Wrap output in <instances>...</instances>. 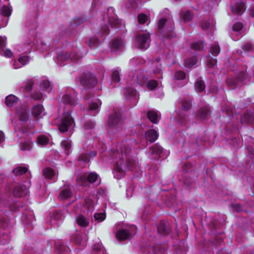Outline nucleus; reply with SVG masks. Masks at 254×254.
<instances>
[{
    "mask_svg": "<svg viewBox=\"0 0 254 254\" xmlns=\"http://www.w3.org/2000/svg\"><path fill=\"white\" fill-rule=\"evenodd\" d=\"M130 147L127 144L126 141H123L117 145V152L114 153L116 161L114 166L115 177L119 179L122 177L127 169H131L135 164V161L129 157Z\"/></svg>",
    "mask_w": 254,
    "mask_h": 254,
    "instance_id": "1",
    "label": "nucleus"
},
{
    "mask_svg": "<svg viewBox=\"0 0 254 254\" xmlns=\"http://www.w3.org/2000/svg\"><path fill=\"white\" fill-rule=\"evenodd\" d=\"M29 187V183L27 182L25 184L19 185L16 183L7 185L4 191L3 194L1 198L3 201L7 200L11 193L15 197H22L27 195L28 189Z\"/></svg>",
    "mask_w": 254,
    "mask_h": 254,
    "instance_id": "2",
    "label": "nucleus"
},
{
    "mask_svg": "<svg viewBox=\"0 0 254 254\" xmlns=\"http://www.w3.org/2000/svg\"><path fill=\"white\" fill-rule=\"evenodd\" d=\"M70 113V110H68L67 112L64 110L62 118L57 123L59 130L63 133L67 131L74 125Z\"/></svg>",
    "mask_w": 254,
    "mask_h": 254,
    "instance_id": "3",
    "label": "nucleus"
},
{
    "mask_svg": "<svg viewBox=\"0 0 254 254\" xmlns=\"http://www.w3.org/2000/svg\"><path fill=\"white\" fill-rule=\"evenodd\" d=\"M250 77L245 71H242L234 78L227 79L226 82L229 87L231 89H234L239 86L240 83L243 84H247L250 81Z\"/></svg>",
    "mask_w": 254,
    "mask_h": 254,
    "instance_id": "4",
    "label": "nucleus"
},
{
    "mask_svg": "<svg viewBox=\"0 0 254 254\" xmlns=\"http://www.w3.org/2000/svg\"><path fill=\"white\" fill-rule=\"evenodd\" d=\"M81 85L86 88H93L97 84V79L90 72L84 73L79 77Z\"/></svg>",
    "mask_w": 254,
    "mask_h": 254,
    "instance_id": "5",
    "label": "nucleus"
},
{
    "mask_svg": "<svg viewBox=\"0 0 254 254\" xmlns=\"http://www.w3.org/2000/svg\"><path fill=\"white\" fill-rule=\"evenodd\" d=\"M108 124L111 129L119 131L123 124L121 114L118 112H113L109 117Z\"/></svg>",
    "mask_w": 254,
    "mask_h": 254,
    "instance_id": "6",
    "label": "nucleus"
},
{
    "mask_svg": "<svg viewBox=\"0 0 254 254\" xmlns=\"http://www.w3.org/2000/svg\"><path fill=\"white\" fill-rule=\"evenodd\" d=\"M135 230L136 228L134 226L120 229L116 232V237L119 241L129 239L135 234Z\"/></svg>",
    "mask_w": 254,
    "mask_h": 254,
    "instance_id": "7",
    "label": "nucleus"
},
{
    "mask_svg": "<svg viewBox=\"0 0 254 254\" xmlns=\"http://www.w3.org/2000/svg\"><path fill=\"white\" fill-rule=\"evenodd\" d=\"M136 40L139 49H146L149 46L150 34L144 33H138L136 35Z\"/></svg>",
    "mask_w": 254,
    "mask_h": 254,
    "instance_id": "8",
    "label": "nucleus"
},
{
    "mask_svg": "<svg viewBox=\"0 0 254 254\" xmlns=\"http://www.w3.org/2000/svg\"><path fill=\"white\" fill-rule=\"evenodd\" d=\"M98 177V175L95 173H91L88 175L86 174L79 175L77 177L78 184L82 186H86L88 183H93Z\"/></svg>",
    "mask_w": 254,
    "mask_h": 254,
    "instance_id": "9",
    "label": "nucleus"
},
{
    "mask_svg": "<svg viewBox=\"0 0 254 254\" xmlns=\"http://www.w3.org/2000/svg\"><path fill=\"white\" fill-rule=\"evenodd\" d=\"M167 22V19L164 18H162L158 21V32L162 34L164 37L167 36V33L172 31L174 28L172 26L169 28L167 26L168 24Z\"/></svg>",
    "mask_w": 254,
    "mask_h": 254,
    "instance_id": "10",
    "label": "nucleus"
},
{
    "mask_svg": "<svg viewBox=\"0 0 254 254\" xmlns=\"http://www.w3.org/2000/svg\"><path fill=\"white\" fill-rule=\"evenodd\" d=\"M69 58L74 62H77L80 59L79 56H75L74 54L68 55L67 53L65 51H61L57 54V59L59 63L66 61Z\"/></svg>",
    "mask_w": 254,
    "mask_h": 254,
    "instance_id": "11",
    "label": "nucleus"
},
{
    "mask_svg": "<svg viewBox=\"0 0 254 254\" xmlns=\"http://www.w3.org/2000/svg\"><path fill=\"white\" fill-rule=\"evenodd\" d=\"M157 231L158 233L161 235H168L171 232L169 223L161 221L158 226Z\"/></svg>",
    "mask_w": 254,
    "mask_h": 254,
    "instance_id": "12",
    "label": "nucleus"
},
{
    "mask_svg": "<svg viewBox=\"0 0 254 254\" xmlns=\"http://www.w3.org/2000/svg\"><path fill=\"white\" fill-rule=\"evenodd\" d=\"M210 115L209 109L207 107L200 108L197 112L196 118L201 121H204L208 119Z\"/></svg>",
    "mask_w": 254,
    "mask_h": 254,
    "instance_id": "13",
    "label": "nucleus"
},
{
    "mask_svg": "<svg viewBox=\"0 0 254 254\" xmlns=\"http://www.w3.org/2000/svg\"><path fill=\"white\" fill-rule=\"evenodd\" d=\"M97 155V152L95 150H92L90 153L85 152L81 153L78 158V161H81L85 163L89 162L90 158H93Z\"/></svg>",
    "mask_w": 254,
    "mask_h": 254,
    "instance_id": "14",
    "label": "nucleus"
},
{
    "mask_svg": "<svg viewBox=\"0 0 254 254\" xmlns=\"http://www.w3.org/2000/svg\"><path fill=\"white\" fill-rule=\"evenodd\" d=\"M62 101L64 104L71 107L75 106L77 103L76 98L68 94H66L63 96Z\"/></svg>",
    "mask_w": 254,
    "mask_h": 254,
    "instance_id": "15",
    "label": "nucleus"
},
{
    "mask_svg": "<svg viewBox=\"0 0 254 254\" xmlns=\"http://www.w3.org/2000/svg\"><path fill=\"white\" fill-rule=\"evenodd\" d=\"M231 10L234 14L241 15L245 10L244 3L242 2H237L234 5H231Z\"/></svg>",
    "mask_w": 254,
    "mask_h": 254,
    "instance_id": "16",
    "label": "nucleus"
},
{
    "mask_svg": "<svg viewBox=\"0 0 254 254\" xmlns=\"http://www.w3.org/2000/svg\"><path fill=\"white\" fill-rule=\"evenodd\" d=\"M146 140L147 142L152 143L154 142L158 138V134L157 131L154 129H150L146 131L145 134Z\"/></svg>",
    "mask_w": 254,
    "mask_h": 254,
    "instance_id": "17",
    "label": "nucleus"
},
{
    "mask_svg": "<svg viewBox=\"0 0 254 254\" xmlns=\"http://www.w3.org/2000/svg\"><path fill=\"white\" fill-rule=\"evenodd\" d=\"M124 42L123 39L117 38L112 43V50L115 52L122 51L124 47Z\"/></svg>",
    "mask_w": 254,
    "mask_h": 254,
    "instance_id": "18",
    "label": "nucleus"
},
{
    "mask_svg": "<svg viewBox=\"0 0 254 254\" xmlns=\"http://www.w3.org/2000/svg\"><path fill=\"white\" fill-rule=\"evenodd\" d=\"M163 151V148L158 144H155L150 148L149 153L151 155H159Z\"/></svg>",
    "mask_w": 254,
    "mask_h": 254,
    "instance_id": "19",
    "label": "nucleus"
},
{
    "mask_svg": "<svg viewBox=\"0 0 254 254\" xmlns=\"http://www.w3.org/2000/svg\"><path fill=\"white\" fill-rule=\"evenodd\" d=\"M181 103L182 110L186 112L188 111L191 108V100L190 99L184 98L181 100Z\"/></svg>",
    "mask_w": 254,
    "mask_h": 254,
    "instance_id": "20",
    "label": "nucleus"
},
{
    "mask_svg": "<svg viewBox=\"0 0 254 254\" xmlns=\"http://www.w3.org/2000/svg\"><path fill=\"white\" fill-rule=\"evenodd\" d=\"M44 108L42 105L37 104L34 106L32 109V114L35 117H38L43 112Z\"/></svg>",
    "mask_w": 254,
    "mask_h": 254,
    "instance_id": "21",
    "label": "nucleus"
},
{
    "mask_svg": "<svg viewBox=\"0 0 254 254\" xmlns=\"http://www.w3.org/2000/svg\"><path fill=\"white\" fill-rule=\"evenodd\" d=\"M18 98L16 96L10 95L6 97L5 103L8 107H11L16 104Z\"/></svg>",
    "mask_w": 254,
    "mask_h": 254,
    "instance_id": "22",
    "label": "nucleus"
},
{
    "mask_svg": "<svg viewBox=\"0 0 254 254\" xmlns=\"http://www.w3.org/2000/svg\"><path fill=\"white\" fill-rule=\"evenodd\" d=\"M77 223L81 227H86L89 224V220L83 215H79L76 219Z\"/></svg>",
    "mask_w": 254,
    "mask_h": 254,
    "instance_id": "23",
    "label": "nucleus"
},
{
    "mask_svg": "<svg viewBox=\"0 0 254 254\" xmlns=\"http://www.w3.org/2000/svg\"><path fill=\"white\" fill-rule=\"evenodd\" d=\"M55 248L57 252L59 254L63 253L66 249V246L60 240H58L55 242Z\"/></svg>",
    "mask_w": 254,
    "mask_h": 254,
    "instance_id": "24",
    "label": "nucleus"
},
{
    "mask_svg": "<svg viewBox=\"0 0 254 254\" xmlns=\"http://www.w3.org/2000/svg\"><path fill=\"white\" fill-rule=\"evenodd\" d=\"M147 116L148 119L153 123L156 124L158 123V116L155 112L153 111H148Z\"/></svg>",
    "mask_w": 254,
    "mask_h": 254,
    "instance_id": "25",
    "label": "nucleus"
},
{
    "mask_svg": "<svg viewBox=\"0 0 254 254\" xmlns=\"http://www.w3.org/2000/svg\"><path fill=\"white\" fill-rule=\"evenodd\" d=\"M43 174L46 179L51 180L55 176V173L52 169L46 168L43 170Z\"/></svg>",
    "mask_w": 254,
    "mask_h": 254,
    "instance_id": "26",
    "label": "nucleus"
},
{
    "mask_svg": "<svg viewBox=\"0 0 254 254\" xmlns=\"http://www.w3.org/2000/svg\"><path fill=\"white\" fill-rule=\"evenodd\" d=\"M8 230L7 232L0 231V241L2 244H6L9 241L10 238L8 235Z\"/></svg>",
    "mask_w": 254,
    "mask_h": 254,
    "instance_id": "27",
    "label": "nucleus"
},
{
    "mask_svg": "<svg viewBox=\"0 0 254 254\" xmlns=\"http://www.w3.org/2000/svg\"><path fill=\"white\" fill-rule=\"evenodd\" d=\"M195 89L198 92H201L205 90V85L203 81L199 80L194 84Z\"/></svg>",
    "mask_w": 254,
    "mask_h": 254,
    "instance_id": "28",
    "label": "nucleus"
},
{
    "mask_svg": "<svg viewBox=\"0 0 254 254\" xmlns=\"http://www.w3.org/2000/svg\"><path fill=\"white\" fill-rule=\"evenodd\" d=\"M34 83V81L32 79L28 80L25 82L24 86L21 88L23 89V91L30 92L32 89Z\"/></svg>",
    "mask_w": 254,
    "mask_h": 254,
    "instance_id": "29",
    "label": "nucleus"
},
{
    "mask_svg": "<svg viewBox=\"0 0 254 254\" xmlns=\"http://www.w3.org/2000/svg\"><path fill=\"white\" fill-rule=\"evenodd\" d=\"M61 146L64 149L66 154H69V150L71 148V141L68 140H64L61 142Z\"/></svg>",
    "mask_w": 254,
    "mask_h": 254,
    "instance_id": "30",
    "label": "nucleus"
},
{
    "mask_svg": "<svg viewBox=\"0 0 254 254\" xmlns=\"http://www.w3.org/2000/svg\"><path fill=\"white\" fill-rule=\"evenodd\" d=\"M71 195V192L69 189H65L61 191L59 197L62 199H66L69 198Z\"/></svg>",
    "mask_w": 254,
    "mask_h": 254,
    "instance_id": "31",
    "label": "nucleus"
},
{
    "mask_svg": "<svg viewBox=\"0 0 254 254\" xmlns=\"http://www.w3.org/2000/svg\"><path fill=\"white\" fill-rule=\"evenodd\" d=\"M28 169L24 167H17L12 170V173L15 175H21L27 172Z\"/></svg>",
    "mask_w": 254,
    "mask_h": 254,
    "instance_id": "32",
    "label": "nucleus"
},
{
    "mask_svg": "<svg viewBox=\"0 0 254 254\" xmlns=\"http://www.w3.org/2000/svg\"><path fill=\"white\" fill-rule=\"evenodd\" d=\"M243 119L249 124H254V114L247 112L244 114Z\"/></svg>",
    "mask_w": 254,
    "mask_h": 254,
    "instance_id": "33",
    "label": "nucleus"
},
{
    "mask_svg": "<svg viewBox=\"0 0 254 254\" xmlns=\"http://www.w3.org/2000/svg\"><path fill=\"white\" fill-rule=\"evenodd\" d=\"M181 14L185 22L190 21L193 17L192 13L190 10H188L186 12H182Z\"/></svg>",
    "mask_w": 254,
    "mask_h": 254,
    "instance_id": "34",
    "label": "nucleus"
},
{
    "mask_svg": "<svg viewBox=\"0 0 254 254\" xmlns=\"http://www.w3.org/2000/svg\"><path fill=\"white\" fill-rule=\"evenodd\" d=\"M197 60L196 57H193L186 60L185 61V65L186 66L191 67L195 64Z\"/></svg>",
    "mask_w": 254,
    "mask_h": 254,
    "instance_id": "35",
    "label": "nucleus"
},
{
    "mask_svg": "<svg viewBox=\"0 0 254 254\" xmlns=\"http://www.w3.org/2000/svg\"><path fill=\"white\" fill-rule=\"evenodd\" d=\"M38 143L42 146L47 145L49 142V139L45 135H40L37 137Z\"/></svg>",
    "mask_w": 254,
    "mask_h": 254,
    "instance_id": "36",
    "label": "nucleus"
},
{
    "mask_svg": "<svg viewBox=\"0 0 254 254\" xmlns=\"http://www.w3.org/2000/svg\"><path fill=\"white\" fill-rule=\"evenodd\" d=\"M99 105L98 104L93 102L89 104L88 107V111L91 114L94 115V112H97L98 111Z\"/></svg>",
    "mask_w": 254,
    "mask_h": 254,
    "instance_id": "37",
    "label": "nucleus"
},
{
    "mask_svg": "<svg viewBox=\"0 0 254 254\" xmlns=\"http://www.w3.org/2000/svg\"><path fill=\"white\" fill-rule=\"evenodd\" d=\"M109 23L110 25L115 28L118 27V26L120 24L121 22L120 20L115 17H110L109 18Z\"/></svg>",
    "mask_w": 254,
    "mask_h": 254,
    "instance_id": "38",
    "label": "nucleus"
},
{
    "mask_svg": "<svg viewBox=\"0 0 254 254\" xmlns=\"http://www.w3.org/2000/svg\"><path fill=\"white\" fill-rule=\"evenodd\" d=\"M220 48L219 46L216 45H212L209 50L210 53L213 56H217L220 53Z\"/></svg>",
    "mask_w": 254,
    "mask_h": 254,
    "instance_id": "39",
    "label": "nucleus"
},
{
    "mask_svg": "<svg viewBox=\"0 0 254 254\" xmlns=\"http://www.w3.org/2000/svg\"><path fill=\"white\" fill-rule=\"evenodd\" d=\"M0 225L1 228L5 230L10 227V224L9 220L6 218H3L0 221Z\"/></svg>",
    "mask_w": 254,
    "mask_h": 254,
    "instance_id": "40",
    "label": "nucleus"
},
{
    "mask_svg": "<svg viewBox=\"0 0 254 254\" xmlns=\"http://www.w3.org/2000/svg\"><path fill=\"white\" fill-rule=\"evenodd\" d=\"M99 43V40L96 37H92L89 40L88 45L91 48L97 47Z\"/></svg>",
    "mask_w": 254,
    "mask_h": 254,
    "instance_id": "41",
    "label": "nucleus"
},
{
    "mask_svg": "<svg viewBox=\"0 0 254 254\" xmlns=\"http://www.w3.org/2000/svg\"><path fill=\"white\" fill-rule=\"evenodd\" d=\"M112 80L115 82H119L120 81V76L119 71L114 70L111 74Z\"/></svg>",
    "mask_w": 254,
    "mask_h": 254,
    "instance_id": "42",
    "label": "nucleus"
},
{
    "mask_svg": "<svg viewBox=\"0 0 254 254\" xmlns=\"http://www.w3.org/2000/svg\"><path fill=\"white\" fill-rule=\"evenodd\" d=\"M32 148V142L30 141H24L21 143L20 149L22 150H29Z\"/></svg>",
    "mask_w": 254,
    "mask_h": 254,
    "instance_id": "43",
    "label": "nucleus"
},
{
    "mask_svg": "<svg viewBox=\"0 0 254 254\" xmlns=\"http://www.w3.org/2000/svg\"><path fill=\"white\" fill-rule=\"evenodd\" d=\"M106 218L105 214L104 213H95L94 215V220L97 222H100L103 221Z\"/></svg>",
    "mask_w": 254,
    "mask_h": 254,
    "instance_id": "44",
    "label": "nucleus"
},
{
    "mask_svg": "<svg viewBox=\"0 0 254 254\" xmlns=\"http://www.w3.org/2000/svg\"><path fill=\"white\" fill-rule=\"evenodd\" d=\"M148 16L143 13L139 14L137 16L138 22L140 24H144L148 20Z\"/></svg>",
    "mask_w": 254,
    "mask_h": 254,
    "instance_id": "45",
    "label": "nucleus"
},
{
    "mask_svg": "<svg viewBox=\"0 0 254 254\" xmlns=\"http://www.w3.org/2000/svg\"><path fill=\"white\" fill-rule=\"evenodd\" d=\"M186 74L184 71H177L175 72L174 78L176 80H182L185 78Z\"/></svg>",
    "mask_w": 254,
    "mask_h": 254,
    "instance_id": "46",
    "label": "nucleus"
},
{
    "mask_svg": "<svg viewBox=\"0 0 254 254\" xmlns=\"http://www.w3.org/2000/svg\"><path fill=\"white\" fill-rule=\"evenodd\" d=\"M30 97L34 100H40L43 98V94L38 91H36L32 93Z\"/></svg>",
    "mask_w": 254,
    "mask_h": 254,
    "instance_id": "47",
    "label": "nucleus"
},
{
    "mask_svg": "<svg viewBox=\"0 0 254 254\" xmlns=\"http://www.w3.org/2000/svg\"><path fill=\"white\" fill-rule=\"evenodd\" d=\"M147 78L146 77L142 74H140L139 76L137 77L136 82L141 86L143 85L144 83L146 81Z\"/></svg>",
    "mask_w": 254,
    "mask_h": 254,
    "instance_id": "48",
    "label": "nucleus"
},
{
    "mask_svg": "<svg viewBox=\"0 0 254 254\" xmlns=\"http://www.w3.org/2000/svg\"><path fill=\"white\" fill-rule=\"evenodd\" d=\"M204 47V45L202 42H198L194 43L192 45V48L195 50H201Z\"/></svg>",
    "mask_w": 254,
    "mask_h": 254,
    "instance_id": "49",
    "label": "nucleus"
},
{
    "mask_svg": "<svg viewBox=\"0 0 254 254\" xmlns=\"http://www.w3.org/2000/svg\"><path fill=\"white\" fill-rule=\"evenodd\" d=\"M158 86V83L156 81L151 80L148 81L147 83V87L150 89L153 90Z\"/></svg>",
    "mask_w": 254,
    "mask_h": 254,
    "instance_id": "50",
    "label": "nucleus"
},
{
    "mask_svg": "<svg viewBox=\"0 0 254 254\" xmlns=\"http://www.w3.org/2000/svg\"><path fill=\"white\" fill-rule=\"evenodd\" d=\"M1 14L5 16H9L11 14V10L5 6H3L1 8Z\"/></svg>",
    "mask_w": 254,
    "mask_h": 254,
    "instance_id": "51",
    "label": "nucleus"
},
{
    "mask_svg": "<svg viewBox=\"0 0 254 254\" xmlns=\"http://www.w3.org/2000/svg\"><path fill=\"white\" fill-rule=\"evenodd\" d=\"M233 209L236 212H240L244 210L243 206L240 203H236L232 205Z\"/></svg>",
    "mask_w": 254,
    "mask_h": 254,
    "instance_id": "52",
    "label": "nucleus"
},
{
    "mask_svg": "<svg viewBox=\"0 0 254 254\" xmlns=\"http://www.w3.org/2000/svg\"><path fill=\"white\" fill-rule=\"evenodd\" d=\"M217 61L215 59L210 58L207 62V65L210 68H212L216 64Z\"/></svg>",
    "mask_w": 254,
    "mask_h": 254,
    "instance_id": "53",
    "label": "nucleus"
},
{
    "mask_svg": "<svg viewBox=\"0 0 254 254\" xmlns=\"http://www.w3.org/2000/svg\"><path fill=\"white\" fill-rule=\"evenodd\" d=\"M19 119L23 122H27L28 120V115L27 112H23L21 113L19 116Z\"/></svg>",
    "mask_w": 254,
    "mask_h": 254,
    "instance_id": "54",
    "label": "nucleus"
},
{
    "mask_svg": "<svg viewBox=\"0 0 254 254\" xmlns=\"http://www.w3.org/2000/svg\"><path fill=\"white\" fill-rule=\"evenodd\" d=\"M243 28V24L240 22H237L234 24L233 29L235 31H240Z\"/></svg>",
    "mask_w": 254,
    "mask_h": 254,
    "instance_id": "55",
    "label": "nucleus"
},
{
    "mask_svg": "<svg viewBox=\"0 0 254 254\" xmlns=\"http://www.w3.org/2000/svg\"><path fill=\"white\" fill-rule=\"evenodd\" d=\"M178 121V123L179 124H180L182 126H185L186 125V123H187L186 118L184 116L179 115Z\"/></svg>",
    "mask_w": 254,
    "mask_h": 254,
    "instance_id": "56",
    "label": "nucleus"
},
{
    "mask_svg": "<svg viewBox=\"0 0 254 254\" xmlns=\"http://www.w3.org/2000/svg\"><path fill=\"white\" fill-rule=\"evenodd\" d=\"M201 26L202 30H207L210 27V23L207 20H203L201 23Z\"/></svg>",
    "mask_w": 254,
    "mask_h": 254,
    "instance_id": "57",
    "label": "nucleus"
},
{
    "mask_svg": "<svg viewBox=\"0 0 254 254\" xmlns=\"http://www.w3.org/2000/svg\"><path fill=\"white\" fill-rule=\"evenodd\" d=\"M94 126L95 123L90 121H87L84 124L85 128L87 129L93 128Z\"/></svg>",
    "mask_w": 254,
    "mask_h": 254,
    "instance_id": "58",
    "label": "nucleus"
},
{
    "mask_svg": "<svg viewBox=\"0 0 254 254\" xmlns=\"http://www.w3.org/2000/svg\"><path fill=\"white\" fill-rule=\"evenodd\" d=\"M126 94L130 96H133L135 94V91L132 88H126Z\"/></svg>",
    "mask_w": 254,
    "mask_h": 254,
    "instance_id": "59",
    "label": "nucleus"
},
{
    "mask_svg": "<svg viewBox=\"0 0 254 254\" xmlns=\"http://www.w3.org/2000/svg\"><path fill=\"white\" fill-rule=\"evenodd\" d=\"M28 62V58L26 56L21 57L18 59V62L20 63L22 65L26 64Z\"/></svg>",
    "mask_w": 254,
    "mask_h": 254,
    "instance_id": "60",
    "label": "nucleus"
},
{
    "mask_svg": "<svg viewBox=\"0 0 254 254\" xmlns=\"http://www.w3.org/2000/svg\"><path fill=\"white\" fill-rule=\"evenodd\" d=\"M109 33V28L107 25H104L101 27L100 34L101 35L108 34Z\"/></svg>",
    "mask_w": 254,
    "mask_h": 254,
    "instance_id": "61",
    "label": "nucleus"
},
{
    "mask_svg": "<svg viewBox=\"0 0 254 254\" xmlns=\"http://www.w3.org/2000/svg\"><path fill=\"white\" fill-rule=\"evenodd\" d=\"M53 216L56 220H60L62 218V215L61 211H56L53 214Z\"/></svg>",
    "mask_w": 254,
    "mask_h": 254,
    "instance_id": "62",
    "label": "nucleus"
},
{
    "mask_svg": "<svg viewBox=\"0 0 254 254\" xmlns=\"http://www.w3.org/2000/svg\"><path fill=\"white\" fill-rule=\"evenodd\" d=\"M74 242L78 245H80L81 243V237L79 234L75 235L74 238Z\"/></svg>",
    "mask_w": 254,
    "mask_h": 254,
    "instance_id": "63",
    "label": "nucleus"
},
{
    "mask_svg": "<svg viewBox=\"0 0 254 254\" xmlns=\"http://www.w3.org/2000/svg\"><path fill=\"white\" fill-rule=\"evenodd\" d=\"M252 45L249 43L246 44L242 46V49L245 52H248L250 51L252 49Z\"/></svg>",
    "mask_w": 254,
    "mask_h": 254,
    "instance_id": "64",
    "label": "nucleus"
}]
</instances>
